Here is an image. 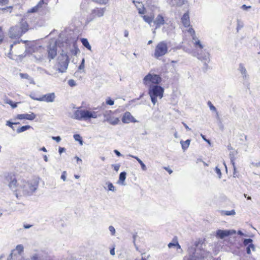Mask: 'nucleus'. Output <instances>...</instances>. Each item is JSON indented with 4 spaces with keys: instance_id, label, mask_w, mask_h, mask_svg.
<instances>
[{
    "instance_id": "obj_22",
    "label": "nucleus",
    "mask_w": 260,
    "mask_h": 260,
    "mask_svg": "<svg viewBox=\"0 0 260 260\" xmlns=\"http://www.w3.org/2000/svg\"><path fill=\"white\" fill-rule=\"evenodd\" d=\"M220 214L222 216H230L235 215L236 212L234 210H232L231 211L222 210L220 211Z\"/></svg>"
},
{
    "instance_id": "obj_54",
    "label": "nucleus",
    "mask_w": 260,
    "mask_h": 260,
    "mask_svg": "<svg viewBox=\"0 0 260 260\" xmlns=\"http://www.w3.org/2000/svg\"><path fill=\"white\" fill-rule=\"evenodd\" d=\"M250 6H246L245 5H243L242 6V8H243L244 9H247L248 8H250Z\"/></svg>"
},
{
    "instance_id": "obj_37",
    "label": "nucleus",
    "mask_w": 260,
    "mask_h": 260,
    "mask_svg": "<svg viewBox=\"0 0 260 260\" xmlns=\"http://www.w3.org/2000/svg\"><path fill=\"white\" fill-rule=\"evenodd\" d=\"M108 188L109 190L114 191L115 190V187L113 186L112 183L109 182L108 183Z\"/></svg>"
},
{
    "instance_id": "obj_59",
    "label": "nucleus",
    "mask_w": 260,
    "mask_h": 260,
    "mask_svg": "<svg viewBox=\"0 0 260 260\" xmlns=\"http://www.w3.org/2000/svg\"><path fill=\"white\" fill-rule=\"evenodd\" d=\"M44 160H45V161H47L48 159H47V157L46 155H44Z\"/></svg>"
},
{
    "instance_id": "obj_7",
    "label": "nucleus",
    "mask_w": 260,
    "mask_h": 260,
    "mask_svg": "<svg viewBox=\"0 0 260 260\" xmlns=\"http://www.w3.org/2000/svg\"><path fill=\"white\" fill-rule=\"evenodd\" d=\"M104 116L105 118L104 120L112 125H116L120 121L119 118L116 116L115 112L111 110L106 111Z\"/></svg>"
},
{
    "instance_id": "obj_25",
    "label": "nucleus",
    "mask_w": 260,
    "mask_h": 260,
    "mask_svg": "<svg viewBox=\"0 0 260 260\" xmlns=\"http://www.w3.org/2000/svg\"><path fill=\"white\" fill-rule=\"evenodd\" d=\"M132 157L133 158H134L135 159H136L138 161V162L140 164V165L141 166L142 169L143 171L146 170L147 168H146L145 165L143 162V161L138 157L136 156H132Z\"/></svg>"
},
{
    "instance_id": "obj_48",
    "label": "nucleus",
    "mask_w": 260,
    "mask_h": 260,
    "mask_svg": "<svg viewBox=\"0 0 260 260\" xmlns=\"http://www.w3.org/2000/svg\"><path fill=\"white\" fill-rule=\"evenodd\" d=\"M164 169L166 170L169 173V174H172L173 172L172 170L168 167H164Z\"/></svg>"
},
{
    "instance_id": "obj_24",
    "label": "nucleus",
    "mask_w": 260,
    "mask_h": 260,
    "mask_svg": "<svg viewBox=\"0 0 260 260\" xmlns=\"http://www.w3.org/2000/svg\"><path fill=\"white\" fill-rule=\"evenodd\" d=\"M5 35L3 29V27L0 26V45L2 44L5 41Z\"/></svg>"
},
{
    "instance_id": "obj_3",
    "label": "nucleus",
    "mask_w": 260,
    "mask_h": 260,
    "mask_svg": "<svg viewBox=\"0 0 260 260\" xmlns=\"http://www.w3.org/2000/svg\"><path fill=\"white\" fill-rule=\"evenodd\" d=\"M164 92V89L158 85H154L150 87L148 94L151 98V102L153 105H155L157 102V98L161 99L163 97Z\"/></svg>"
},
{
    "instance_id": "obj_64",
    "label": "nucleus",
    "mask_w": 260,
    "mask_h": 260,
    "mask_svg": "<svg viewBox=\"0 0 260 260\" xmlns=\"http://www.w3.org/2000/svg\"><path fill=\"white\" fill-rule=\"evenodd\" d=\"M128 35V33L127 31L125 32V34H124L125 37H127Z\"/></svg>"
},
{
    "instance_id": "obj_36",
    "label": "nucleus",
    "mask_w": 260,
    "mask_h": 260,
    "mask_svg": "<svg viewBox=\"0 0 260 260\" xmlns=\"http://www.w3.org/2000/svg\"><path fill=\"white\" fill-rule=\"evenodd\" d=\"M208 105L209 106L211 110L213 111H216V108L213 105V104H212V103L210 101L208 102Z\"/></svg>"
},
{
    "instance_id": "obj_38",
    "label": "nucleus",
    "mask_w": 260,
    "mask_h": 260,
    "mask_svg": "<svg viewBox=\"0 0 260 260\" xmlns=\"http://www.w3.org/2000/svg\"><path fill=\"white\" fill-rule=\"evenodd\" d=\"M138 12L140 14H144L146 13V9L143 7L138 9Z\"/></svg>"
},
{
    "instance_id": "obj_51",
    "label": "nucleus",
    "mask_w": 260,
    "mask_h": 260,
    "mask_svg": "<svg viewBox=\"0 0 260 260\" xmlns=\"http://www.w3.org/2000/svg\"><path fill=\"white\" fill-rule=\"evenodd\" d=\"M114 152L118 156H120L121 155V153L118 150H114Z\"/></svg>"
},
{
    "instance_id": "obj_18",
    "label": "nucleus",
    "mask_w": 260,
    "mask_h": 260,
    "mask_svg": "<svg viewBox=\"0 0 260 260\" xmlns=\"http://www.w3.org/2000/svg\"><path fill=\"white\" fill-rule=\"evenodd\" d=\"M104 11H105L104 8H97L96 9H93L92 11V14L94 16L100 17L103 16Z\"/></svg>"
},
{
    "instance_id": "obj_39",
    "label": "nucleus",
    "mask_w": 260,
    "mask_h": 260,
    "mask_svg": "<svg viewBox=\"0 0 260 260\" xmlns=\"http://www.w3.org/2000/svg\"><path fill=\"white\" fill-rule=\"evenodd\" d=\"M9 0H0V6H5L8 4Z\"/></svg>"
},
{
    "instance_id": "obj_9",
    "label": "nucleus",
    "mask_w": 260,
    "mask_h": 260,
    "mask_svg": "<svg viewBox=\"0 0 260 260\" xmlns=\"http://www.w3.org/2000/svg\"><path fill=\"white\" fill-rule=\"evenodd\" d=\"M69 62L68 56H62L58 62V71L60 72H64L67 69Z\"/></svg>"
},
{
    "instance_id": "obj_56",
    "label": "nucleus",
    "mask_w": 260,
    "mask_h": 260,
    "mask_svg": "<svg viewBox=\"0 0 260 260\" xmlns=\"http://www.w3.org/2000/svg\"><path fill=\"white\" fill-rule=\"evenodd\" d=\"M64 149L63 148L60 147L59 148V152L61 153L63 151H64Z\"/></svg>"
},
{
    "instance_id": "obj_43",
    "label": "nucleus",
    "mask_w": 260,
    "mask_h": 260,
    "mask_svg": "<svg viewBox=\"0 0 260 260\" xmlns=\"http://www.w3.org/2000/svg\"><path fill=\"white\" fill-rule=\"evenodd\" d=\"M110 253L112 255H115V246H113L112 248L110 249Z\"/></svg>"
},
{
    "instance_id": "obj_14",
    "label": "nucleus",
    "mask_w": 260,
    "mask_h": 260,
    "mask_svg": "<svg viewBox=\"0 0 260 260\" xmlns=\"http://www.w3.org/2000/svg\"><path fill=\"white\" fill-rule=\"evenodd\" d=\"M208 255V253L205 251H201L200 254L198 256H192L190 258H184V260H205Z\"/></svg>"
},
{
    "instance_id": "obj_19",
    "label": "nucleus",
    "mask_w": 260,
    "mask_h": 260,
    "mask_svg": "<svg viewBox=\"0 0 260 260\" xmlns=\"http://www.w3.org/2000/svg\"><path fill=\"white\" fill-rule=\"evenodd\" d=\"M173 246L176 247V248L177 249H180L181 248V246H180V245L179 244V243L178 242L177 238L176 237H175L173 239L172 242H171V243H169V244H168V247L169 248H171V247H172Z\"/></svg>"
},
{
    "instance_id": "obj_23",
    "label": "nucleus",
    "mask_w": 260,
    "mask_h": 260,
    "mask_svg": "<svg viewBox=\"0 0 260 260\" xmlns=\"http://www.w3.org/2000/svg\"><path fill=\"white\" fill-rule=\"evenodd\" d=\"M190 140L188 139L185 141H181L180 143L181 144L182 148L183 150L187 149L190 145Z\"/></svg>"
},
{
    "instance_id": "obj_26",
    "label": "nucleus",
    "mask_w": 260,
    "mask_h": 260,
    "mask_svg": "<svg viewBox=\"0 0 260 260\" xmlns=\"http://www.w3.org/2000/svg\"><path fill=\"white\" fill-rule=\"evenodd\" d=\"M126 173L125 172H121L119 175V181L123 184L126 178Z\"/></svg>"
},
{
    "instance_id": "obj_28",
    "label": "nucleus",
    "mask_w": 260,
    "mask_h": 260,
    "mask_svg": "<svg viewBox=\"0 0 260 260\" xmlns=\"http://www.w3.org/2000/svg\"><path fill=\"white\" fill-rule=\"evenodd\" d=\"M93 2L100 5H106L109 0H92Z\"/></svg>"
},
{
    "instance_id": "obj_31",
    "label": "nucleus",
    "mask_w": 260,
    "mask_h": 260,
    "mask_svg": "<svg viewBox=\"0 0 260 260\" xmlns=\"http://www.w3.org/2000/svg\"><path fill=\"white\" fill-rule=\"evenodd\" d=\"M194 44L196 47H198L201 49L203 48V45L201 43L200 41L198 40L195 41Z\"/></svg>"
},
{
    "instance_id": "obj_42",
    "label": "nucleus",
    "mask_w": 260,
    "mask_h": 260,
    "mask_svg": "<svg viewBox=\"0 0 260 260\" xmlns=\"http://www.w3.org/2000/svg\"><path fill=\"white\" fill-rule=\"evenodd\" d=\"M44 4V0H40L39 1V2L38 3V4L37 5V7H38V8L39 9V8H41L42 7L43 5Z\"/></svg>"
},
{
    "instance_id": "obj_29",
    "label": "nucleus",
    "mask_w": 260,
    "mask_h": 260,
    "mask_svg": "<svg viewBox=\"0 0 260 260\" xmlns=\"http://www.w3.org/2000/svg\"><path fill=\"white\" fill-rule=\"evenodd\" d=\"M189 29L188 30V32L191 35V36L192 37V39L193 40H195V31L193 29V28L190 26L189 27Z\"/></svg>"
},
{
    "instance_id": "obj_12",
    "label": "nucleus",
    "mask_w": 260,
    "mask_h": 260,
    "mask_svg": "<svg viewBox=\"0 0 260 260\" xmlns=\"http://www.w3.org/2000/svg\"><path fill=\"white\" fill-rule=\"evenodd\" d=\"M36 118V115L31 112L30 114H18L15 118V119H19V120H32Z\"/></svg>"
},
{
    "instance_id": "obj_16",
    "label": "nucleus",
    "mask_w": 260,
    "mask_h": 260,
    "mask_svg": "<svg viewBox=\"0 0 260 260\" xmlns=\"http://www.w3.org/2000/svg\"><path fill=\"white\" fill-rule=\"evenodd\" d=\"M181 22L185 27H188L190 26L188 12H187L183 14L181 17Z\"/></svg>"
},
{
    "instance_id": "obj_33",
    "label": "nucleus",
    "mask_w": 260,
    "mask_h": 260,
    "mask_svg": "<svg viewBox=\"0 0 260 260\" xmlns=\"http://www.w3.org/2000/svg\"><path fill=\"white\" fill-rule=\"evenodd\" d=\"M19 75L22 79H29V75L26 73H20Z\"/></svg>"
},
{
    "instance_id": "obj_40",
    "label": "nucleus",
    "mask_w": 260,
    "mask_h": 260,
    "mask_svg": "<svg viewBox=\"0 0 260 260\" xmlns=\"http://www.w3.org/2000/svg\"><path fill=\"white\" fill-rule=\"evenodd\" d=\"M109 229L110 232L111 233L112 235H114L115 234V228L113 226L110 225L109 228Z\"/></svg>"
},
{
    "instance_id": "obj_34",
    "label": "nucleus",
    "mask_w": 260,
    "mask_h": 260,
    "mask_svg": "<svg viewBox=\"0 0 260 260\" xmlns=\"http://www.w3.org/2000/svg\"><path fill=\"white\" fill-rule=\"evenodd\" d=\"M7 103L10 105H11L13 108H15L17 106V103H14L11 100L8 101Z\"/></svg>"
},
{
    "instance_id": "obj_58",
    "label": "nucleus",
    "mask_w": 260,
    "mask_h": 260,
    "mask_svg": "<svg viewBox=\"0 0 260 260\" xmlns=\"http://www.w3.org/2000/svg\"><path fill=\"white\" fill-rule=\"evenodd\" d=\"M32 260H40L37 256H34L32 258Z\"/></svg>"
},
{
    "instance_id": "obj_63",
    "label": "nucleus",
    "mask_w": 260,
    "mask_h": 260,
    "mask_svg": "<svg viewBox=\"0 0 260 260\" xmlns=\"http://www.w3.org/2000/svg\"><path fill=\"white\" fill-rule=\"evenodd\" d=\"M136 260H147L146 258L142 257L141 259H136Z\"/></svg>"
},
{
    "instance_id": "obj_5",
    "label": "nucleus",
    "mask_w": 260,
    "mask_h": 260,
    "mask_svg": "<svg viewBox=\"0 0 260 260\" xmlns=\"http://www.w3.org/2000/svg\"><path fill=\"white\" fill-rule=\"evenodd\" d=\"M27 29L23 30L20 25H15L11 27L8 31L9 38L12 39H19L26 31Z\"/></svg>"
},
{
    "instance_id": "obj_21",
    "label": "nucleus",
    "mask_w": 260,
    "mask_h": 260,
    "mask_svg": "<svg viewBox=\"0 0 260 260\" xmlns=\"http://www.w3.org/2000/svg\"><path fill=\"white\" fill-rule=\"evenodd\" d=\"M31 128V127L30 125H24V126H21L20 127H18L16 129V132L17 133H21L22 132H23L26 131L27 130H28V129H29Z\"/></svg>"
},
{
    "instance_id": "obj_15",
    "label": "nucleus",
    "mask_w": 260,
    "mask_h": 260,
    "mask_svg": "<svg viewBox=\"0 0 260 260\" xmlns=\"http://www.w3.org/2000/svg\"><path fill=\"white\" fill-rule=\"evenodd\" d=\"M7 180L9 181V186L10 188H15L18 186V183L14 175H9L7 177Z\"/></svg>"
},
{
    "instance_id": "obj_20",
    "label": "nucleus",
    "mask_w": 260,
    "mask_h": 260,
    "mask_svg": "<svg viewBox=\"0 0 260 260\" xmlns=\"http://www.w3.org/2000/svg\"><path fill=\"white\" fill-rule=\"evenodd\" d=\"M81 42L82 43L83 45L85 46L88 50L90 51L91 50V47L87 39L82 38L81 39Z\"/></svg>"
},
{
    "instance_id": "obj_44",
    "label": "nucleus",
    "mask_w": 260,
    "mask_h": 260,
    "mask_svg": "<svg viewBox=\"0 0 260 260\" xmlns=\"http://www.w3.org/2000/svg\"><path fill=\"white\" fill-rule=\"evenodd\" d=\"M231 162L232 164V165H233V168H234V171H236V167H235V159H234V158H232L231 159Z\"/></svg>"
},
{
    "instance_id": "obj_30",
    "label": "nucleus",
    "mask_w": 260,
    "mask_h": 260,
    "mask_svg": "<svg viewBox=\"0 0 260 260\" xmlns=\"http://www.w3.org/2000/svg\"><path fill=\"white\" fill-rule=\"evenodd\" d=\"M16 249L19 254H21L23 251V246L22 245H18L16 247Z\"/></svg>"
},
{
    "instance_id": "obj_53",
    "label": "nucleus",
    "mask_w": 260,
    "mask_h": 260,
    "mask_svg": "<svg viewBox=\"0 0 260 260\" xmlns=\"http://www.w3.org/2000/svg\"><path fill=\"white\" fill-rule=\"evenodd\" d=\"M216 172L218 174L221 175V172L219 169L216 168Z\"/></svg>"
},
{
    "instance_id": "obj_1",
    "label": "nucleus",
    "mask_w": 260,
    "mask_h": 260,
    "mask_svg": "<svg viewBox=\"0 0 260 260\" xmlns=\"http://www.w3.org/2000/svg\"><path fill=\"white\" fill-rule=\"evenodd\" d=\"M142 17L143 20L150 26L153 23V26L155 27V29L160 28L161 25H164L166 23L165 17L161 14H158L154 20V15L153 13L149 15H144Z\"/></svg>"
},
{
    "instance_id": "obj_17",
    "label": "nucleus",
    "mask_w": 260,
    "mask_h": 260,
    "mask_svg": "<svg viewBox=\"0 0 260 260\" xmlns=\"http://www.w3.org/2000/svg\"><path fill=\"white\" fill-rule=\"evenodd\" d=\"M232 232L230 231H224L221 230H218L216 232V236L221 239L227 237L231 235Z\"/></svg>"
},
{
    "instance_id": "obj_60",
    "label": "nucleus",
    "mask_w": 260,
    "mask_h": 260,
    "mask_svg": "<svg viewBox=\"0 0 260 260\" xmlns=\"http://www.w3.org/2000/svg\"><path fill=\"white\" fill-rule=\"evenodd\" d=\"M13 123H14V125H17V124H19L20 122H13Z\"/></svg>"
},
{
    "instance_id": "obj_13",
    "label": "nucleus",
    "mask_w": 260,
    "mask_h": 260,
    "mask_svg": "<svg viewBox=\"0 0 260 260\" xmlns=\"http://www.w3.org/2000/svg\"><path fill=\"white\" fill-rule=\"evenodd\" d=\"M252 240L251 239H245L243 241V244L245 246L248 245L246 248L247 253L250 254L251 253V249L253 251L254 250L255 247L254 245L252 243Z\"/></svg>"
},
{
    "instance_id": "obj_50",
    "label": "nucleus",
    "mask_w": 260,
    "mask_h": 260,
    "mask_svg": "<svg viewBox=\"0 0 260 260\" xmlns=\"http://www.w3.org/2000/svg\"><path fill=\"white\" fill-rule=\"evenodd\" d=\"M38 8V7L36 6L35 7H33L31 10H30V12H36L37 11Z\"/></svg>"
},
{
    "instance_id": "obj_11",
    "label": "nucleus",
    "mask_w": 260,
    "mask_h": 260,
    "mask_svg": "<svg viewBox=\"0 0 260 260\" xmlns=\"http://www.w3.org/2000/svg\"><path fill=\"white\" fill-rule=\"evenodd\" d=\"M122 121L124 123H129L131 122H136L137 120L132 115L130 112H126L123 115L122 118Z\"/></svg>"
},
{
    "instance_id": "obj_45",
    "label": "nucleus",
    "mask_w": 260,
    "mask_h": 260,
    "mask_svg": "<svg viewBox=\"0 0 260 260\" xmlns=\"http://www.w3.org/2000/svg\"><path fill=\"white\" fill-rule=\"evenodd\" d=\"M61 178L63 181L66 180V171H64V172H62V173L61 174Z\"/></svg>"
},
{
    "instance_id": "obj_61",
    "label": "nucleus",
    "mask_w": 260,
    "mask_h": 260,
    "mask_svg": "<svg viewBox=\"0 0 260 260\" xmlns=\"http://www.w3.org/2000/svg\"><path fill=\"white\" fill-rule=\"evenodd\" d=\"M76 159H77V160L78 161H81L82 160L78 157L76 156Z\"/></svg>"
},
{
    "instance_id": "obj_41",
    "label": "nucleus",
    "mask_w": 260,
    "mask_h": 260,
    "mask_svg": "<svg viewBox=\"0 0 260 260\" xmlns=\"http://www.w3.org/2000/svg\"><path fill=\"white\" fill-rule=\"evenodd\" d=\"M176 1L177 5H178L179 6H181V5H182L183 4H184V2L186 0H176Z\"/></svg>"
},
{
    "instance_id": "obj_4",
    "label": "nucleus",
    "mask_w": 260,
    "mask_h": 260,
    "mask_svg": "<svg viewBox=\"0 0 260 260\" xmlns=\"http://www.w3.org/2000/svg\"><path fill=\"white\" fill-rule=\"evenodd\" d=\"M161 80V78L159 75L149 73L144 78L143 82L145 86L150 87L158 85Z\"/></svg>"
},
{
    "instance_id": "obj_35",
    "label": "nucleus",
    "mask_w": 260,
    "mask_h": 260,
    "mask_svg": "<svg viewBox=\"0 0 260 260\" xmlns=\"http://www.w3.org/2000/svg\"><path fill=\"white\" fill-rule=\"evenodd\" d=\"M6 125L9 126L10 127H11L13 131L15 130V128H14V123H13V122L10 121V120H8V121H7L6 122Z\"/></svg>"
},
{
    "instance_id": "obj_6",
    "label": "nucleus",
    "mask_w": 260,
    "mask_h": 260,
    "mask_svg": "<svg viewBox=\"0 0 260 260\" xmlns=\"http://www.w3.org/2000/svg\"><path fill=\"white\" fill-rule=\"evenodd\" d=\"M168 47L167 44L164 41L159 42L155 46L154 56L157 59L164 56L167 53Z\"/></svg>"
},
{
    "instance_id": "obj_27",
    "label": "nucleus",
    "mask_w": 260,
    "mask_h": 260,
    "mask_svg": "<svg viewBox=\"0 0 260 260\" xmlns=\"http://www.w3.org/2000/svg\"><path fill=\"white\" fill-rule=\"evenodd\" d=\"M74 138L77 141H78L80 144L82 145L83 141L82 138L79 134H75L74 135Z\"/></svg>"
},
{
    "instance_id": "obj_62",
    "label": "nucleus",
    "mask_w": 260,
    "mask_h": 260,
    "mask_svg": "<svg viewBox=\"0 0 260 260\" xmlns=\"http://www.w3.org/2000/svg\"><path fill=\"white\" fill-rule=\"evenodd\" d=\"M184 126L186 129H190V128L188 127V126L186 124H184Z\"/></svg>"
},
{
    "instance_id": "obj_46",
    "label": "nucleus",
    "mask_w": 260,
    "mask_h": 260,
    "mask_svg": "<svg viewBox=\"0 0 260 260\" xmlns=\"http://www.w3.org/2000/svg\"><path fill=\"white\" fill-rule=\"evenodd\" d=\"M52 139L55 140L56 142H59L61 140V138L59 136L52 137Z\"/></svg>"
},
{
    "instance_id": "obj_32",
    "label": "nucleus",
    "mask_w": 260,
    "mask_h": 260,
    "mask_svg": "<svg viewBox=\"0 0 260 260\" xmlns=\"http://www.w3.org/2000/svg\"><path fill=\"white\" fill-rule=\"evenodd\" d=\"M106 104L108 105H113L114 104V101L111 100L110 98H108L106 100Z\"/></svg>"
},
{
    "instance_id": "obj_49",
    "label": "nucleus",
    "mask_w": 260,
    "mask_h": 260,
    "mask_svg": "<svg viewBox=\"0 0 260 260\" xmlns=\"http://www.w3.org/2000/svg\"><path fill=\"white\" fill-rule=\"evenodd\" d=\"M69 84L70 86H73L75 85L74 81L73 80H70L69 81Z\"/></svg>"
},
{
    "instance_id": "obj_10",
    "label": "nucleus",
    "mask_w": 260,
    "mask_h": 260,
    "mask_svg": "<svg viewBox=\"0 0 260 260\" xmlns=\"http://www.w3.org/2000/svg\"><path fill=\"white\" fill-rule=\"evenodd\" d=\"M48 58L50 60L53 59L57 55V47L55 45H49L47 46Z\"/></svg>"
},
{
    "instance_id": "obj_55",
    "label": "nucleus",
    "mask_w": 260,
    "mask_h": 260,
    "mask_svg": "<svg viewBox=\"0 0 260 260\" xmlns=\"http://www.w3.org/2000/svg\"><path fill=\"white\" fill-rule=\"evenodd\" d=\"M114 170L117 171L119 170V166H114Z\"/></svg>"
},
{
    "instance_id": "obj_47",
    "label": "nucleus",
    "mask_w": 260,
    "mask_h": 260,
    "mask_svg": "<svg viewBox=\"0 0 260 260\" xmlns=\"http://www.w3.org/2000/svg\"><path fill=\"white\" fill-rule=\"evenodd\" d=\"M201 136L202 137V138H203V139L204 140H205L206 142H207L208 143L210 144V141L208 139H207L206 138H205V136L203 135V134H201Z\"/></svg>"
},
{
    "instance_id": "obj_52",
    "label": "nucleus",
    "mask_w": 260,
    "mask_h": 260,
    "mask_svg": "<svg viewBox=\"0 0 260 260\" xmlns=\"http://www.w3.org/2000/svg\"><path fill=\"white\" fill-rule=\"evenodd\" d=\"M31 226H32V225H30V224H24L23 226L25 229H28V228H30Z\"/></svg>"
},
{
    "instance_id": "obj_57",
    "label": "nucleus",
    "mask_w": 260,
    "mask_h": 260,
    "mask_svg": "<svg viewBox=\"0 0 260 260\" xmlns=\"http://www.w3.org/2000/svg\"><path fill=\"white\" fill-rule=\"evenodd\" d=\"M41 150L44 151V152H46L47 151V150L46 149V148L45 147H43L42 148H41Z\"/></svg>"
},
{
    "instance_id": "obj_2",
    "label": "nucleus",
    "mask_w": 260,
    "mask_h": 260,
    "mask_svg": "<svg viewBox=\"0 0 260 260\" xmlns=\"http://www.w3.org/2000/svg\"><path fill=\"white\" fill-rule=\"evenodd\" d=\"M98 114L96 112H91L87 110H81L79 108L74 113L75 119L79 120H87L90 118H96Z\"/></svg>"
},
{
    "instance_id": "obj_8",
    "label": "nucleus",
    "mask_w": 260,
    "mask_h": 260,
    "mask_svg": "<svg viewBox=\"0 0 260 260\" xmlns=\"http://www.w3.org/2000/svg\"><path fill=\"white\" fill-rule=\"evenodd\" d=\"M56 95L54 92L48 93L36 98L35 99L40 102H45L46 103H52L55 101Z\"/></svg>"
}]
</instances>
